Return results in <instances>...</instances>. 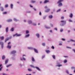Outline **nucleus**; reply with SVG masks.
I'll return each mask as SVG.
<instances>
[{"instance_id":"b1692460","label":"nucleus","mask_w":75,"mask_h":75,"mask_svg":"<svg viewBox=\"0 0 75 75\" xmlns=\"http://www.w3.org/2000/svg\"><path fill=\"white\" fill-rule=\"evenodd\" d=\"M8 22H10V21H12V20L11 19H8L7 20Z\"/></svg>"},{"instance_id":"6e6552de","label":"nucleus","mask_w":75,"mask_h":75,"mask_svg":"<svg viewBox=\"0 0 75 75\" xmlns=\"http://www.w3.org/2000/svg\"><path fill=\"white\" fill-rule=\"evenodd\" d=\"M49 2V1L47 0H45L44 2V4H46V3H48Z\"/></svg>"},{"instance_id":"774afa93","label":"nucleus","mask_w":75,"mask_h":75,"mask_svg":"<svg viewBox=\"0 0 75 75\" xmlns=\"http://www.w3.org/2000/svg\"><path fill=\"white\" fill-rule=\"evenodd\" d=\"M68 33H69L70 32V30H68Z\"/></svg>"},{"instance_id":"c03bdc74","label":"nucleus","mask_w":75,"mask_h":75,"mask_svg":"<svg viewBox=\"0 0 75 75\" xmlns=\"http://www.w3.org/2000/svg\"><path fill=\"white\" fill-rule=\"evenodd\" d=\"M67 62V60H65L64 61V63H66V62Z\"/></svg>"},{"instance_id":"39448f33","label":"nucleus","mask_w":75,"mask_h":75,"mask_svg":"<svg viewBox=\"0 0 75 75\" xmlns=\"http://www.w3.org/2000/svg\"><path fill=\"white\" fill-rule=\"evenodd\" d=\"M12 37L11 36H10L9 38H6L5 41V42H6L7 41H8V40H9V39H11V38Z\"/></svg>"},{"instance_id":"9b49d317","label":"nucleus","mask_w":75,"mask_h":75,"mask_svg":"<svg viewBox=\"0 0 75 75\" xmlns=\"http://www.w3.org/2000/svg\"><path fill=\"white\" fill-rule=\"evenodd\" d=\"M71 69H74V73H75V67H71Z\"/></svg>"},{"instance_id":"20e7f679","label":"nucleus","mask_w":75,"mask_h":75,"mask_svg":"<svg viewBox=\"0 0 75 75\" xmlns=\"http://www.w3.org/2000/svg\"><path fill=\"white\" fill-rule=\"evenodd\" d=\"M16 35L17 37H18V36H21V34H18L17 33H16L15 35H13V37H15V36H16Z\"/></svg>"},{"instance_id":"13d9d810","label":"nucleus","mask_w":75,"mask_h":75,"mask_svg":"<svg viewBox=\"0 0 75 75\" xmlns=\"http://www.w3.org/2000/svg\"><path fill=\"white\" fill-rule=\"evenodd\" d=\"M45 8H48V7H47V6H45Z\"/></svg>"},{"instance_id":"58836bf2","label":"nucleus","mask_w":75,"mask_h":75,"mask_svg":"<svg viewBox=\"0 0 75 75\" xmlns=\"http://www.w3.org/2000/svg\"><path fill=\"white\" fill-rule=\"evenodd\" d=\"M70 41H72V42H75V41L73 40L72 39L70 40Z\"/></svg>"},{"instance_id":"f257e3e1","label":"nucleus","mask_w":75,"mask_h":75,"mask_svg":"<svg viewBox=\"0 0 75 75\" xmlns=\"http://www.w3.org/2000/svg\"><path fill=\"white\" fill-rule=\"evenodd\" d=\"M63 1V0H59L57 2V3H58V4H59V5H58V6L59 7H61V6H62V4L61 2V1Z\"/></svg>"},{"instance_id":"a878e982","label":"nucleus","mask_w":75,"mask_h":75,"mask_svg":"<svg viewBox=\"0 0 75 75\" xmlns=\"http://www.w3.org/2000/svg\"><path fill=\"white\" fill-rule=\"evenodd\" d=\"M49 18H52V15H50L49 17Z\"/></svg>"},{"instance_id":"bf43d9fd","label":"nucleus","mask_w":75,"mask_h":75,"mask_svg":"<svg viewBox=\"0 0 75 75\" xmlns=\"http://www.w3.org/2000/svg\"><path fill=\"white\" fill-rule=\"evenodd\" d=\"M50 26H51V27H53V25H52V24H50Z\"/></svg>"},{"instance_id":"c756f323","label":"nucleus","mask_w":75,"mask_h":75,"mask_svg":"<svg viewBox=\"0 0 75 75\" xmlns=\"http://www.w3.org/2000/svg\"><path fill=\"white\" fill-rule=\"evenodd\" d=\"M11 31H14V28H11Z\"/></svg>"},{"instance_id":"1a4fd4ad","label":"nucleus","mask_w":75,"mask_h":75,"mask_svg":"<svg viewBox=\"0 0 75 75\" xmlns=\"http://www.w3.org/2000/svg\"><path fill=\"white\" fill-rule=\"evenodd\" d=\"M50 11V8L47 9L45 11V12L47 13L49 12Z\"/></svg>"},{"instance_id":"393cba45","label":"nucleus","mask_w":75,"mask_h":75,"mask_svg":"<svg viewBox=\"0 0 75 75\" xmlns=\"http://www.w3.org/2000/svg\"><path fill=\"white\" fill-rule=\"evenodd\" d=\"M0 8H1V11H3V10H4V8H3V7H0Z\"/></svg>"},{"instance_id":"7c9ffc66","label":"nucleus","mask_w":75,"mask_h":75,"mask_svg":"<svg viewBox=\"0 0 75 75\" xmlns=\"http://www.w3.org/2000/svg\"><path fill=\"white\" fill-rule=\"evenodd\" d=\"M28 70L29 71H32V70H31V69H30V68L28 69Z\"/></svg>"},{"instance_id":"37998d69","label":"nucleus","mask_w":75,"mask_h":75,"mask_svg":"<svg viewBox=\"0 0 75 75\" xmlns=\"http://www.w3.org/2000/svg\"><path fill=\"white\" fill-rule=\"evenodd\" d=\"M14 21H17L18 20H17V19H16V18H14Z\"/></svg>"},{"instance_id":"f3484780","label":"nucleus","mask_w":75,"mask_h":75,"mask_svg":"<svg viewBox=\"0 0 75 75\" xmlns=\"http://www.w3.org/2000/svg\"><path fill=\"white\" fill-rule=\"evenodd\" d=\"M29 36H30V34L26 35L25 37L26 38H27V37H29Z\"/></svg>"},{"instance_id":"2eb2a0df","label":"nucleus","mask_w":75,"mask_h":75,"mask_svg":"<svg viewBox=\"0 0 75 75\" xmlns=\"http://www.w3.org/2000/svg\"><path fill=\"white\" fill-rule=\"evenodd\" d=\"M8 59H7L5 61V64H7L8 62Z\"/></svg>"},{"instance_id":"6e6d98bb","label":"nucleus","mask_w":75,"mask_h":75,"mask_svg":"<svg viewBox=\"0 0 75 75\" xmlns=\"http://www.w3.org/2000/svg\"><path fill=\"white\" fill-rule=\"evenodd\" d=\"M45 18H46V16H44L43 17V19H45Z\"/></svg>"},{"instance_id":"8fccbe9b","label":"nucleus","mask_w":75,"mask_h":75,"mask_svg":"<svg viewBox=\"0 0 75 75\" xmlns=\"http://www.w3.org/2000/svg\"><path fill=\"white\" fill-rule=\"evenodd\" d=\"M33 25H36V24L35 23H33L32 24Z\"/></svg>"},{"instance_id":"f8f14e48","label":"nucleus","mask_w":75,"mask_h":75,"mask_svg":"<svg viewBox=\"0 0 75 75\" xmlns=\"http://www.w3.org/2000/svg\"><path fill=\"white\" fill-rule=\"evenodd\" d=\"M34 50L36 53H38V50H37L36 49H34Z\"/></svg>"},{"instance_id":"864d4df0","label":"nucleus","mask_w":75,"mask_h":75,"mask_svg":"<svg viewBox=\"0 0 75 75\" xmlns=\"http://www.w3.org/2000/svg\"><path fill=\"white\" fill-rule=\"evenodd\" d=\"M39 14V15H40V16L41 15V12L40 11V12Z\"/></svg>"},{"instance_id":"4468645a","label":"nucleus","mask_w":75,"mask_h":75,"mask_svg":"<svg viewBox=\"0 0 75 75\" xmlns=\"http://www.w3.org/2000/svg\"><path fill=\"white\" fill-rule=\"evenodd\" d=\"M0 39H1V40H4V37L2 36L0 37Z\"/></svg>"},{"instance_id":"09e8293b","label":"nucleus","mask_w":75,"mask_h":75,"mask_svg":"<svg viewBox=\"0 0 75 75\" xmlns=\"http://www.w3.org/2000/svg\"><path fill=\"white\" fill-rule=\"evenodd\" d=\"M69 22H72V20H71V19H69Z\"/></svg>"},{"instance_id":"0e129e2a","label":"nucleus","mask_w":75,"mask_h":75,"mask_svg":"<svg viewBox=\"0 0 75 75\" xmlns=\"http://www.w3.org/2000/svg\"><path fill=\"white\" fill-rule=\"evenodd\" d=\"M30 7H33V6H31V5H30Z\"/></svg>"},{"instance_id":"4be33fe9","label":"nucleus","mask_w":75,"mask_h":75,"mask_svg":"<svg viewBox=\"0 0 75 75\" xmlns=\"http://www.w3.org/2000/svg\"><path fill=\"white\" fill-rule=\"evenodd\" d=\"M35 68L37 69H38V71H40V68H39V67H35Z\"/></svg>"},{"instance_id":"a18cd8bd","label":"nucleus","mask_w":75,"mask_h":75,"mask_svg":"<svg viewBox=\"0 0 75 75\" xmlns=\"http://www.w3.org/2000/svg\"><path fill=\"white\" fill-rule=\"evenodd\" d=\"M28 49H30V50H32V49H33V48L31 47H28Z\"/></svg>"},{"instance_id":"412c9836","label":"nucleus","mask_w":75,"mask_h":75,"mask_svg":"<svg viewBox=\"0 0 75 75\" xmlns=\"http://www.w3.org/2000/svg\"><path fill=\"white\" fill-rule=\"evenodd\" d=\"M28 23H29V24H32V21H28Z\"/></svg>"},{"instance_id":"a19ab883","label":"nucleus","mask_w":75,"mask_h":75,"mask_svg":"<svg viewBox=\"0 0 75 75\" xmlns=\"http://www.w3.org/2000/svg\"><path fill=\"white\" fill-rule=\"evenodd\" d=\"M45 28H47V29L50 28V27H48L47 26H45Z\"/></svg>"},{"instance_id":"4c0bfd02","label":"nucleus","mask_w":75,"mask_h":75,"mask_svg":"<svg viewBox=\"0 0 75 75\" xmlns=\"http://www.w3.org/2000/svg\"><path fill=\"white\" fill-rule=\"evenodd\" d=\"M61 19L62 20H63V19H64V16H62L61 17Z\"/></svg>"},{"instance_id":"aec40b11","label":"nucleus","mask_w":75,"mask_h":75,"mask_svg":"<svg viewBox=\"0 0 75 75\" xmlns=\"http://www.w3.org/2000/svg\"><path fill=\"white\" fill-rule=\"evenodd\" d=\"M31 2L32 3H35V1L32 0L31 1Z\"/></svg>"},{"instance_id":"680f3d73","label":"nucleus","mask_w":75,"mask_h":75,"mask_svg":"<svg viewBox=\"0 0 75 75\" xmlns=\"http://www.w3.org/2000/svg\"><path fill=\"white\" fill-rule=\"evenodd\" d=\"M73 51H74V52L75 53V49H73Z\"/></svg>"},{"instance_id":"5fc2aeb1","label":"nucleus","mask_w":75,"mask_h":75,"mask_svg":"<svg viewBox=\"0 0 75 75\" xmlns=\"http://www.w3.org/2000/svg\"><path fill=\"white\" fill-rule=\"evenodd\" d=\"M62 40L63 41H65V39H64V38H62Z\"/></svg>"},{"instance_id":"2f4dec72","label":"nucleus","mask_w":75,"mask_h":75,"mask_svg":"<svg viewBox=\"0 0 75 75\" xmlns=\"http://www.w3.org/2000/svg\"><path fill=\"white\" fill-rule=\"evenodd\" d=\"M52 57L53 59H55V55H52Z\"/></svg>"},{"instance_id":"cd10ccee","label":"nucleus","mask_w":75,"mask_h":75,"mask_svg":"<svg viewBox=\"0 0 75 75\" xmlns=\"http://www.w3.org/2000/svg\"><path fill=\"white\" fill-rule=\"evenodd\" d=\"M13 5L12 4H11V8H13Z\"/></svg>"},{"instance_id":"f03ea898","label":"nucleus","mask_w":75,"mask_h":75,"mask_svg":"<svg viewBox=\"0 0 75 75\" xmlns=\"http://www.w3.org/2000/svg\"><path fill=\"white\" fill-rule=\"evenodd\" d=\"M11 44V42H9L8 43V45L7 47V48H9V49H10V48H11V46L9 45V44Z\"/></svg>"},{"instance_id":"e2e57ef3","label":"nucleus","mask_w":75,"mask_h":75,"mask_svg":"<svg viewBox=\"0 0 75 75\" xmlns=\"http://www.w3.org/2000/svg\"><path fill=\"white\" fill-rule=\"evenodd\" d=\"M33 9H34V10H35V11H36V9L35 8H34Z\"/></svg>"},{"instance_id":"f704fd0d","label":"nucleus","mask_w":75,"mask_h":75,"mask_svg":"<svg viewBox=\"0 0 75 75\" xmlns=\"http://www.w3.org/2000/svg\"><path fill=\"white\" fill-rule=\"evenodd\" d=\"M8 4H6L5 5V7L6 8H7V7H8Z\"/></svg>"},{"instance_id":"69168bd1","label":"nucleus","mask_w":75,"mask_h":75,"mask_svg":"<svg viewBox=\"0 0 75 75\" xmlns=\"http://www.w3.org/2000/svg\"><path fill=\"white\" fill-rule=\"evenodd\" d=\"M50 33H52V30H50Z\"/></svg>"},{"instance_id":"c9c22d12","label":"nucleus","mask_w":75,"mask_h":75,"mask_svg":"<svg viewBox=\"0 0 75 75\" xmlns=\"http://www.w3.org/2000/svg\"><path fill=\"white\" fill-rule=\"evenodd\" d=\"M42 45L43 46H45V43H42Z\"/></svg>"},{"instance_id":"052dcab7","label":"nucleus","mask_w":75,"mask_h":75,"mask_svg":"<svg viewBox=\"0 0 75 75\" xmlns=\"http://www.w3.org/2000/svg\"><path fill=\"white\" fill-rule=\"evenodd\" d=\"M54 30H56V31H57V28H54Z\"/></svg>"},{"instance_id":"49530a36","label":"nucleus","mask_w":75,"mask_h":75,"mask_svg":"<svg viewBox=\"0 0 75 75\" xmlns=\"http://www.w3.org/2000/svg\"><path fill=\"white\" fill-rule=\"evenodd\" d=\"M2 68H3V66H2L0 68V71H1Z\"/></svg>"},{"instance_id":"ea45409f","label":"nucleus","mask_w":75,"mask_h":75,"mask_svg":"<svg viewBox=\"0 0 75 75\" xmlns=\"http://www.w3.org/2000/svg\"><path fill=\"white\" fill-rule=\"evenodd\" d=\"M3 14H7V12H4L3 13Z\"/></svg>"},{"instance_id":"0eeeda50","label":"nucleus","mask_w":75,"mask_h":75,"mask_svg":"<svg viewBox=\"0 0 75 75\" xmlns=\"http://www.w3.org/2000/svg\"><path fill=\"white\" fill-rule=\"evenodd\" d=\"M11 53L12 54H15V53H16V51L15 50L12 51V52H11Z\"/></svg>"},{"instance_id":"ddd939ff","label":"nucleus","mask_w":75,"mask_h":75,"mask_svg":"<svg viewBox=\"0 0 75 75\" xmlns=\"http://www.w3.org/2000/svg\"><path fill=\"white\" fill-rule=\"evenodd\" d=\"M73 16V14H72V13H71L69 16L70 17V18H72Z\"/></svg>"},{"instance_id":"c85d7f7f","label":"nucleus","mask_w":75,"mask_h":75,"mask_svg":"<svg viewBox=\"0 0 75 75\" xmlns=\"http://www.w3.org/2000/svg\"><path fill=\"white\" fill-rule=\"evenodd\" d=\"M29 33V31L28 30H26V34H28Z\"/></svg>"},{"instance_id":"79ce46f5","label":"nucleus","mask_w":75,"mask_h":75,"mask_svg":"<svg viewBox=\"0 0 75 75\" xmlns=\"http://www.w3.org/2000/svg\"><path fill=\"white\" fill-rule=\"evenodd\" d=\"M61 11V9H59L57 11V12H59V11Z\"/></svg>"},{"instance_id":"a211bd4d","label":"nucleus","mask_w":75,"mask_h":75,"mask_svg":"<svg viewBox=\"0 0 75 75\" xmlns=\"http://www.w3.org/2000/svg\"><path fill=\"white\" fill-rule=\"evenodd\" d=\"M32 61L33 62H35V59H34V57H32Z\"/></svg>"},{"instance_id":"bb28decb","label":"nucleus","mask_w":75,"mask_h":75,"mask_svg":"<svg viewBox=\"0 0 75 75\" xmlns=\"http://www.w3.org/2000/svg\"><path fill=\"white\" fill-rule=\"evenodd\" d=\"M30 67H32V68H35V67L33 65H30Z\"/></svg>"},{"instance_id":"5701e85b","label":"nucleus","mask_w":75,"mask_h":75,"mask_svg":"<svg viewBox=\"0 0 75 75\" xmlns=\"http://www.w3.org/2000/svg\"><path fill=\"white\" fill-rule=\"evenodd\" d=\"M46 52L48 54V53H50V50H46Z\"/></svg>"},{"instance_id":"423d86ee","label":"nucleus","mask_w":75,"mask_h":75,"mask_svg":"<svg viewBox=\"0 0 75 75\" xmlns=\"http://www.w3.org/2000/svg\"><path fill=\"white\" fill-rule=\"evenodd\" d=\"M0 44L1 45V48H3V45H4V43L2 42H0Z\"/></svg>"},{"instance_id":"473e14b6","label":"nucleus","mask_w":75,"mask_h":75,"mask_svg":"<svg viewBox=\"0 0 75 75\" xmlns=\"http://www.w3.org/2000/svg\"><path fill=\"white\" fill-rule=\"evenodd\" d=\"M2 59H4L5 58V56H3L2 57Z\"/></svg>"},{"instance_id":"3c124183","label":"nucleus","mask_w":75,"mask_h":75,"mask_svg":"<svg viewBox=\"0 0 75 75\" xmlns=\"http://www.w3.org/2000/svg\"><path fill=\"white\" fill-rule=\"evenodd\" d=\"M60 32H62V31H63V29H61L60 30Z\"/></svg>"},{"instance_id":"7ed1b4c3","label":"nucleus","mask_w":75,"mask_h":75,"mask_svg":"<svg viewBox=\"0 0 75 75\" xmlns=\"http://www.w3.org/2000/svg\"><path fill=\"white\" fill-rule=\"evenodd\" d=\"M60 22L61 23H62L63 25H64L66 24V21H61Z\"/></svg>"},{"instance_id":"6ab92c4d","label":"nucleus","mask_w":75,"mask_h":75,"mask_svg":"<svg viewBox=\"0 0 75 75\" xmlns=\"http://www.w3.org/2000/svg\"><path fill=\"white\" fill-rule=\"evenodd\" d=\"M23 60H24V61H25V59L24 58V57H25V55H23Z\"/></svg>"},{"instance_id":"4d7b16f0","label":"nucleus","mask_w":75,"mask_h":75,"mask_svg":"<svg viewBox=\"0 0 75 75\" xmlns=\"http://www.w3.org/2000/svg\"><path fill=\"white\" fill-rule=\"evenodd\" d=\"M44 57H45V55H43V56H42V58H44Z\"/></svg>"},{"instance_id":"338daca9","label":"nucleus","mask_w":75,"mask_h":75,"mask_svg":"<svg viewBox=\"0 0 75 75\" xmlns=\"http://www.w3.org/2000/svg\"><path fill=\"white\" fill-rule=\"evenodd\" d=\"M71 41V40H69L67 41L68 42H69Z\"/></svg>"},{"instance_id":"72a5a7b5","label":"nucleus","mask_w":75,"mask_h":75,"mask_svg":"<svg viewBox=\"0 0 75 75\" xmlns=\"http://www.w3.org/2000/svg\"><path fill=\"white\" fill-rule=\"evenodd\" d=\"M11 64H9L8 65L6 66V67L7 68H8V67H9L11 66Z\"/></svg>"},{"instance_id":"e433bc0d","label":"nucleus","mask_w":75,"mask_h":75,"mask_svg":"<svg viewBox=\"0 0 75 75\" xmlns=\"http://www.w3.org/2000/svg\"><path fill=\"white\" fill-rule=\"evenodd\" d=\"M62 64H59L57 65V67H62Z\"/></svg>"},{"instance_id":"603ef678","label":"nucleus","mask_w":75,"mask_h":75,"mask_svg":"<svg viewBox=\"0 0 75 75\" xmlns=\"http://www.w3.org/2000/svg\"><path fill=\"white\" fill-rule=\"evenodd\" d=\"M66 72L67 74H69V72H68V71H67Z\"/></svg>"},{"instance_id":"de8ad7c7","label":"nucleus","mask_w":75,"mask_h":75,"mask_svg":"<svg viewBox=\"0 0 75 75\" xmlns=\"http://www.w3.org/2000/svg\"><path fill=\"white\" fill-rule=\"evenodd\" d=\"M51 48H52V49H54V46H52Z\"/></svg>"},{"instance_id":"dca6fc26","label":"nucleus","mask_w":75,"mask_h":75,"mask_svg":"<svg viewBox=\"0 0 75 75\" xmlns=\"http://www.w3.org/2000/svg\"><path fill=\"white\" fill-rule=\"evenodd\" d=\"M6 33H7V32H8V27H7L6 28Z\"/></svg>"},{"instance_id":"9d476101","label":"nucleus","mask_w":75,"mask_h":75,"mask_svg":"<svg viewBox=\"0 0 75 75\" xmlns=\"http://www.w3.org/2000/svg\"><path fill=\"white\" fill-rule=\"evenodd\" d=\"M36 35L38 38H40V34L39 33L36 34Z\"/></svg>"}]
</instances>
